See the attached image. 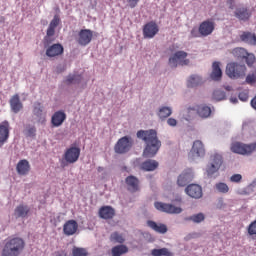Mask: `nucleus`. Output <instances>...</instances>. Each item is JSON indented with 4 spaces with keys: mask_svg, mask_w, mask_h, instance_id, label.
<instances>
[{
    "mask_svg": "<svg viewBox=\"0 0 256 256\" xmlns=\"http://www.w3.org/2000/svg\"><path fill=\"white\" fill-rule=\"evenodd\" d=\"M138 139H142L146 143V147L143 151V157L151 158L157 155L159 149H161V141L157 137V131L140 130L137 132Z\"/></svg>",
    "mask_w": 256,
    "mask_h": 256,
    "instance_id": "1",
    "label": "nucleus"
},
{
    "mask_svg": "<svg viewBox=\"0 0 256 256\" xmlns=\"http://www.w3.org/2000/svg\"><path fill=\"white\" fill-rule=\"evenodd\" d=\"M25 249V240L21 237H10L5 241L2 256H19Z\"/></svg>",
    "mask_w": 256,
    "mask_h": 256,
    "instance_id": "2",
    "label": "nucleus"
},
{
    "mask_svg": "<svg viewBox=\"0 0 256 256\" xmlns=\"http://www.w3.org/2000/svg\"><path fill=\"white\" fill-rule=\"evenodd\" d=\"M247 73V66L245 64H239L237 62H230L226 66V75L230 79H242Z\"/></svg>",
    "mask_w": 256,
    "mask_h": 256,
    "instance_id": "3",
    "label": "nucleus"
},
{
    "mask_svg": "<svg viewBox=\"0 0 256 256\" xmlns=\"http://www.w3.org/2000/svg\"><path fill=\"white\" fill-rule=\"evenodd\" d=\"M223 155L214 153L210 156V160L206 166V173L208 177H213L215 173H219V169L223 167Z\"/></svg>",
    "mask_w": 256,
    "mask_h": 256,
    "instance_id": "4",
    "label": "nucleus"
},
{
    "mask_svg": "<svg viewBox=\"0 0 256 256\" xmlns=\"http://www.w3.org/2000/svg\"><path fill=\"white\" fill-rule=\"evenodd\" d=\"M80 155L81 149L79 147L72 146L68 148L63 155V160L61 162L62 167H67V165H73V163H77V161H79Z\"/></svg>",
    "mask_w": 256,
    "mask_h": 256,
    "instance_id": "5",
    "label": "nucleus"
},
{
    "mask_svg": "<svg viewBox=\"0 0 256 256\" xmlns=\"http://www.w3.org/2000/svg\"><path fill=\"white\" fill-rule=\"evenodd\" d=\"M230 151H232V153H236L237 155H251V153L256 151V142L252 144L233 142L231 144Z\"/></svg>",
    "mask_w": 256,
    "mask_h": 256,
    "instance_id": "6",
    "label": "nucleus"
},
{
    "mask_svg": "<svg viewBox=\"0 0 256 256\" xmlns=\"http://www.w3.org/2000/svg\"><path fill=\"white\" fill-rule=\"evenodd\" d=\"M131 147H133V138L130 136H124L117 141L114 146V151L119 155H123L125 153H129V151H131Z\"/></svg>",
    "mask_w": 256,
    "mask_h": 256,
    "instance_id": "7",
    "label": "nucleus"
},
{
    "mask_svg": "<svg viewBox=\"0 0 256 256\" xmlns=\"http://www.w3.org/2000/svg\"><path fill=\"white\" fill-rule=\"evenodd\" d=\"M187 52L185 51H177L172 57L169 58L170 67H177V65H181L182 67L185 65H189L190 61L187 59Z\"/></svg>",
    "mask_w": 256,
    "mask_h": 256,
    "instance_id": "8",
    "label": "nucleus"
},
{
    "mask_svg": "<svg viewBox=\"0 0 256 256\" xmlns=\"http://www.w3.org/2000/svg\"><path fill=\"white\" fill-rule=\"evenodd\" d=\"M59 23H61V19L58 15H55L51 20L46 31V36L44 37L45 47H47V45H49V43L51 42V37L55 36V30L57 29V27H59Z\"/></svg>",
    "mask_w": 256,
    "mask_h": 256,
    "instance_id": "9",
    "label": "nucleus"
},
{
    "mask_svg": "<svg viewBox=\"0 0 256 256\" xmlns=\"http://www.w3.org/2000/svg\"><path fill=\"white\" fill-rule=\"evenodd\" d=\"M159 33V25L155 21H150L146 23L143 27V37L144 39H153L155 35Z\"/></svg>",
    "mask_w": 256,
    "mask_h": 256,
    "instance_id": "10",
    "label": "nucleus"
},
{
    "mask_svg": "<svg viewBox=\"0 0 256 256\" xmlns=\"http://www.w3.org/2000/svg\"><path fill=\"white\" fill-rule=\"evenodd\" d=\"M93 41V32L90 29H82L78 33L77 43L82 47H87Z\"/></svg>",
    "mask_w": 256,
    "mask_h": 256,
    "instance_id": "11",
    "label": "nucleus"
},
{
    "mask_svg": "<svg viewBox=\"0 0 256 256\" xmlns=\"http://www.w3.org/2000/svg\"><path fill=\"white\" fill-rule=\"evenodd\" d=\"M154 207L158 211H163L164 213H170V214H179L183 211L181 207H177L173 204H166L163 202H155Z\"/></svg>",
    "mask_w": 256,
    "mask_h": 256,
    "instance_id": "12",
    "label": "nucleus"
},
{
    "mask_svg": "<svg viewBox=\"0 0 256 256\" xmlns=\"http://www.w3.org/2000/svg\"><path fill=\"white\" fill-rule=\"evenodd\" d=\"M127 191L130 193H137V191H141V182L139 178L130 175L125 179Z\"/></svg>",
    "mask_w": 256,
    "mask_h": 256,
    "instance_id": "13",
    "label": "nucleus"
},
{
    "mask_svg": "<svg viewBox=\"0 0 256 256\" xmlns=\"http://www.w3.org/2000/svg\"><path fill=\"white\" fill-rule=\"evenodd\" d=\"M252 15L253 12H251V10L245 6H240L234 11V17H236V19L239 21H249Z\"/></svg>",
    "mask_w": 256,
    "mask_h": 256,
    "instance_id": "14",
    "label": "nucleus"
},
{
    "mask_svg": "<svg viewBox=\"0 0 256 256\" xmlns=\"http://www.w3.org/2000/svg\"><path fill=\"white\" fill-rule=\"evenodd\" d=\"M201 37H209L215 31V22L205 20L199 25Z\"/></svg>",
    "mask_w": 256,
    "mask_h": 256,
    "instance_id": "15",
    "label": "nucleus"
},
{
    "mask_svg": "<svg viewBox=\"0 0 256 256\" xmlns=\"http://www.w3.org/2000/svg\"><path fill=\"white\" fill-rule=\"evenodd\" d=\"M187 195L192 199H201L203 197V189L198 184H190L185 189Z\"/></svg>",
    "mask_w": 256,
    "mask_h": 256,
    "instance_id": "16",
    "label": "nucleus"
},
{
    "mask_svg": "<svg viewBox=\"0 0 256 256\" xmlns=\"http://www.w3.org/2000/svg\"><path fill=\"white\" fill-rule=\"evenodd\" d=\"M79 229V224L75 220H68L63 225V233L67 237L75 235Z\"/></svg>",
    "mask_w": 256,
    "mask_h": 256,
    "instance_id": "17",
    "label": "nucleus"
},
{
    "mask_svg": "<svg viewBox=\"0 0 256 256\" xmlns=\"http://www.w3.org/2000/svg\"><path fill=\"white\" fill-rule=\"evenodd\" d=\"M10 125L9 121L5 120L0 123V147L5 145V142L9 140Z\"/></svg>",
    "mask_w": 256,
    "mask_h": 256,
    "instance_id": "18",
    "label": "nucleus"
},
{
    "mask_svg": "<svg viewBox=\"0 0 256 256\" xmlns=\"http://www.w3.org/2000/svg\"><path fill=\"white\" fill-rule=\"evenodd\" d=\"M10 109L15 114L19 113L20 111H23V103L21 102V98L19 97V94H14L10 100Z\"/></svg>",
    "mask_w": 256,
    "mask_h": 256,
    "instance_id": "19",
    "label": "nucleus"
},
{
    "mask_svg": "<svg viewBox=\"0 0 256 256\" xmlns=\"http://www.w3.org/2000/svg\"><path fill=\"white\" fill-rule=\"evenodd\" d=\"M29 213H31V208L25 204L18 205L14 210L16 219H25L29 217Z\"/></svg>",
    "mask_w": 256,
    "mask_h": 256,
    "instance_id": "20",
    "label": "nucleus"
},
{
    "mask_svg": "<svg viewBox=\"0 0 256 256\" xmlns=\"http://www.w3.org/2000/svg\"><path fill=\"white\" fill-rule=\"evenodd\" d=\"M63 51V45L57 43L47 47L46 55L50 58L59 57V55H63Z\"/></svg>",
    "mask_w": 256,
    "mask_h": 256,
    "instance_id": "21",
    "label": "nucleus"
},
{
    "mask_svg": "<svg viewBox=\"0 0 256 256\" xmlns=\"http://www.w3.org/2000/svg\"><path fill=\"white\" fill-rule=\"evenodd\" d=\"M65 119H67V114L63 111H56L51 118V123L53 127H61L63 123H65Z\"/></svg>",
    "mask_w": 256,
    "mask_h": 256,
    "instance_id": "22",
    "label": "nucleus"
},
{
    "mask_svg": "<svg viewBox=\"0 0 256 256\" xmlns=\"http://www.w3.org/2000/svg\"><path fill=\"white\" fill-rule=\"evenodd\" d=\"M196 111L200 119H209L211 117V107L205 104L196 105Z\"/></svg>",
    "mask_w": 256,
    "mask_h": 256,
    "instance_id": "23",
    "label": "nucleus"
},
{
    "mask_svg": "<svg viewBox=\"0 0 256 256\" xmlns=\"http://www.w3.org/2000/svg\"><path fill=\"white\" fill-rule=\"evenodd\" d=\"M18 175H27L31 171V164L26 159L20 160L16 166Z\"/></svg>",
    "mask_w": 256,
    "mask_h": 256,
    "instance_id": "24",
    "label": "nucleus"
},
{
    "mask_svg": "<svg viewBox=\"0 0 256 256\" xmlns=\"http://www.w3.org/2000/svg\"><path fill=\"white\" fill-rule=\"evenodd\" d=\"M99 217L101 219H113L115 217V209L111 206H103L99 209Z\"/></svg>",
    "mask_w": 256,
    "mask_h": 256,
    "instance_id": "25",
    "label": "nucleus"
},
{
    "mask_svg": "<svg viewBox=\"0 0 256 256\" xmlns=\"http://www.w3.org/2000/svg\"><path fill=\"white\" fill-rule=\"evenodd\" d=\"M147 225L150 227V229L156 233H160L161 235H165V233L168 231L167 225L161 223L158 224L153 220H148Z\"/></svg>",
    "mask_w": 256,
    "mask_h": 256,
    "instance_id": "26",
    "label": "nucleus"
},
{
    "mask_svg": "<svg viewBox=\"0 0 256 256\" xmlns=\"http://www.w3.org/2000/svg\"><path fill=\"white\" fill-rule=\"evenodd\" d=\"M210 77L213 81H221V77H223V71L221 70V63L214 62L212 64V73Z\"/></svg>",
    "mask_w": 256,
    "mask_h": 256,
    "instance_id": "27",
    "label": "nucleus"
},
{
    "mask_svg": "<svg viewBox=\"0 0 256 256\" xmlns=\"http://www.w3.org/2000/svg\"><path fill=\"white\" fill-rule=\"evenodd\" d=\"M191 153L194 157H203L205 155V147L203 146V142L201 140H196L193 143Z\"/></svg>",
    "mask_w": 256,
    "mask_h": 256,
    "instance_id": "28",
    "label": "nucleus"
},
{
    "mask_svg": "<svg viewBox=\"0 0 256 256\" xmlns=\"http://www.w3.org/2000/svg\"><path fill=\"white\" fill-rule=\"evenodd\" d=\"M193 181V173L191 172H183L179 175L177 183L179 187H185L188 183Z\"/></svg>",
    "mask_w": 256,
    "mask_h": 256,
    "instance_id": "29",
    "label": "nucleus"
},
{
    "mask_svg": "<svg viewBox=\"0 0 256 256\" xmlns=\"http://www.w3.org/2000/svg\"><path fill=\"white\" fill-rule=\"evenodd\" d=\"M159 167V162L156 160H146L141 164L142 171H155Z\"/></svg>",
    "mask_w": 256,
    "mask_h": 256,
    "instance_id": "30",
    "label": "nucleus"
},
{
    "mask_svg": "<svg viewBox=\"0 0 256 256\" xmlns=\"http://www.w3.org/2000/svg\"><path fill=\"white\" fill-rule=\"evenodd\" d=\"M241 41L244 43H250L251 45H256V35L251 32H243L240 36Z\"/></svg>",
    "mask_w": 256,
    "mask_h": 256,
    "instance_id": "31",
    "label": "nucleus"
},
{
    "mask_svg": "<svg viewBox=\"0 0 256 256\" xmlns=\"http://www.w3.org/2000/svg\"><path fill=\"white\" fill-rule=\"evenodd\" d=\"M81 79H83V77H81V75L79 74H70L67 76L66 80H65V84L66 85H79V83H81Z\"/></svg>",
    "mask_w": 256,
    "mask_h": 256,
    "instance_id": "32",
    "label": "nucleus"
},
{
    "mask_svg": "<svg viewBox=\"0 0 256 256\" xmlns=\"http://www.w3.org/2000/svg\"><path fill=\"white\" fill-rule=\"evenodd\" d=\"M186 121H193L197 117V105L188 107L184 113Z\"/></svg>",
    "mask_w": 256,
    "mask_h": 256,
    "instance_id": "33",
    "label": "nucleus"
},
{
    "mask_svg": "<svg viewBox=\"0 0 256 256\" xmlns=\"http://www.w3.org/2000/svg\"><path fill=\"white\" fill-rule=\"evenodd\" d=\"M111 252L112 256H121L125 255V253H129V248L125 245H117L112 248Z\"/></svg>",
    "mask_w": 256,
    "mask_h": 256,
    "instance_id": "34",
    "label": "nucleus"
},
{
    "mask_svg": "<svg viewBox=\"0 0 256 256\" xmlns=\"http://www.w3.org/2000/svg\"><path fill=\"white\" fill-rule=\"evenodd\" d=\"M201 83H203V80L201 79L200 76L192 75L189 77L187 81V87H197L198 85H201Z\"/></svg>",
    "mask_w": 256,
    "mask_h": 256,
    "instance_id": "35",
    "label": "nucleus"
},
{
    "mask_svg": "<svg viewBox=\"0 0 256 256\" xmlns=\"http://www.w3.org/2000/svg\"><path fill=\"white\" fill-rule=\"evenodd\" d=\"M249 52H247V50L245 48H234L232 50V55H234V57H236V59H245V57H247V54Z\"/></svg>",
    "mask_w": 256,
    "mask_h": 256,
    "instance_id": "36",
    "label": "nucleus"
},
{
    "mask_svg": "<svg viewBox=\"0 0 256 256\" xmlns=\"http://www.w3.org/2000/svg\"><path fill=\"white\" fill-rule=\"evenodd\" d=\"M152 256H173V252L169 251L167 248L153 249L151 251Z\"/></svg>",
    "mask_w": 256,
    "mask_h": 256,
    "instance_id": "37",
    "label": "nucleus"
},
{
    "mask_svg": "<svg viewBox=\"0 0 256 256\" xmlns=\"http://www.w3.org/2000/svg\"><path fill=\"white\" fill-rule=\"evenodd\" d=\"M173 110L170 107L164 106L159 109L158 117L161 119H167V117H171Z\"/></svg>",
    "mask_w": 256,
    "mask_h": 256,
    "instance_id": "38",
    "label": "nucleus"
},
{
    "mask_svg": "<svg viewBox=\"0 0 256 256\" xmlns=\"http://www.w3.org/2000/svg\"><path fill=\"white\" fill-rule=\"evenodd\" d=\"M72 256H89V251L86 248L74 246L72 248Z\"/></svg>",
    "mask_w": 256,
    "mask_h": 256,
    "instance_id": "39",
    "label": "nucleus"
},
{
    "mask_svg": "<svg viewBox=\"0 0 256 256\" xmlns=\"http://www.w3.org/2000/svg\"><path fill=\"white\" fill-rule=\"evenodd\" d=\"M110 241H112V243H125V238H123V235L119 232H113L110 236Z\"/></svg>",
    "mask_w": 256,
    "mask_h": 256,
    "instance_id": "40",
    "label": "nucleus"
},
{
    "mask_svg": "<svg viewBox=\"0 0 256 256\" xmlns=\"http://www.w3.org/2000/svg\"><path fill=\"white\" fill-rule=\"evenodd\" d=\"M24 133L25 135H27V137H35L37 133V128H35V126L27 125Z\"/></svg>",
    "mask_w": 256,
    "mask_h": 256,
    "instance_id": "41",
    "label": "nucleus"
},
{
    "mask_svg": "<svg viewBox=\"0 0 256 256\" xmlns=\"http://www.w3.org/2000/svg\"><path fill=\"white\" fill-rule=\"evenodd\" d=\"M189 221H193L194 223H201L202 221H205V215L203 213H198L193 216H190Z\"/></svg>",
    "mask_w": 256,
    "mask_h": 256,
    "instance_id": "42",
    "label": "nucleus"
},
{
    "mask_svg": "<svg viewBox=\"0 0 256 256\" xmlns=\"http://www.w3.org/2000/svg\"><path fill=\"white\" fill-rule=\"evenodd\" d=\"M244 59L246 61V65H248V67H253V65L255 64V61H256L255 54H251L249 52L245 56Z\"/></svg>",
    "mask_w": 256,
    "mask_h": 256,
    "instance_id": "43",
    "label": "nucleus"
},
{
    "mask_svg": "<svg viewBox=\"0 0 256 256\" xmlns=\"http://www.w3.org/2000/svg\"><path fill=\"white\" fill-rule=\"evenodd\" d=\"M225 92L221 91V90H215L213 92V99L215 101H223L225 99Z\"/></svg>",
    "mask_w": 256,
    "mask_h": 256,
    "instance_id": "44",
    "label": "nucleus"
},
{
    "mask_svg": "<svg viewBox=\"0 0 256 256\" xmlns=\"http://www.w3.org/2000/svg\"><path fill=\"white\" fill-rule=\"evenodd\" d=\"M42 113H43V106H41V103L36 102L34 104L33 114L36 117H41Z\"/></svg>",
    "mask_w": 256,
    "mask_h": 256,
    "instance_id": "45",
    "label": "nucleus"
},
{
    "mask_svg": "<svg viewBox=\"0 0 256 256\" xmlns=\"http://www.w3.org/2000/svg\"><path fill=\"white\" fill-rule=\"evenodd\" d=\"M216 189L219 193H229V186L223 182L217 183Z\"/></svg>",
    "mask_w": 256,
    "mask_h": 256,
    "instance_id": "46",
    "label": "nucleus"
},
{
    "mask_svg": "<svg viewBox=\"0 0 256 256\" xmlns=\"http://www.w3.org/2000/svg\"><path fill=\"white\" fill-rule=\"evenodd\" d=\"M246 83L253 84L256 83V70L250 72L246 77Z\"/></svg>",
    "mask_w": 256,
    "mask_h": 256,
    "instance_id": "47",
    "label": "nucleus"
},
{
    "mask_svg": "<svg viewBox=\"0 0 256 256\" xmlns=\"http://www.w3.org/2000/svg\"><path fill=\"white\" fill-rule=\"evenodd\" d=\"M198 37H203L201 36L200 28H193L190 32V39H196Z\"/></svg>",
    "mask_w": 256,
    "mask_h": 256,
    "instance_id": "48",
    "label": "nucleus"
},
{
    "mask_svg": "<svg viewBox=\"0 0 256 256\" xmlns=\"http://www.w3.org/2000/svg\"><path fill=\"white\" fill-rule=\"evenodd\" d=\"M248 235H256V220L249 224Z\"/></svg>",
    "mask_w": 256,
    "mask_h": 256,
    "instance_id": "49",
    "label": "nucleus"
},
{
    "mask_svg": "<svg viewBox=\"0 0 256 256\" xmlns=\"http://www.w3.org/2000/svg\"><path fill=\"white\" fill-rule=\"evenodd\" d=\"M242 179H243V176H241V174H234L230 177V181L232 183H241Z\"/></svg>",
    "mask_w": 256,
    "mask_h": 256,
    "instance_id": "50",
    "label": "nucleus"
},
{
    "mask_svg": "<svg viewBox=\"0 0 256 256\" xmlns=\"http://www.w3.org/2000/svg\"><path fill=\"white\" fill-rule=\"evenodd\" d=\"M240 101H248L249 99V93L247 92H240L239 95H238Z\"/></svg>",
    "mask_w": 256,
    "mask_h": 256,
    "instance_id": "51",
    "label": "nucleus"
},
{
    "mask_svg": "<svg viewBox=\"0 0 256 256\" xmlns=\"http://www.w3.org/2000/svg\"><path fill=\"white\" fill-rule=\"evenodd\" d=\"M127 3L131 9H135L137 7V4L139 3V0H127Z\"/></svg>",
    "mask_w": 256,
    "mask_h": 256,
    "instance_id": "52",
    "label": "nucleus"
},
{
    "mask_svg": "<svg viewBox=\"0 0 256 256\" xmlns=\"http://www.w3.org/2000/svg\"><path fill=\"white\" fill-rule=\"evenodd\" d=\"M167 124L170 126V127H176L177 126V120L174 119V118H169L167 120Z\"/></svg>",
    "mask_w": 256,
    "mask_h": 256,
    "instance_id": "53",
    "label": "nucleus"
},
{
    "mask_svg": "<svg viewBox=\"0 0 256 256\" xmlns=\"http://www.w3.org/2000/svg\"><path fill=\"white\" fill-rule=\"evenodd\" d=\"M226 5H228L229 9H235V0H227Z\"/></svg>",
    "mask_w": 256,
    "mask_h": 256,
    "instance_id": "54",
    "label": "nucleus"
},
{
    "mask_svg": "<svg viewBox=\"0 0 256 256\" xmlns=\"http://www.w3.org/2000/svg\"><path fill=\"white\" fill-rule=\"evenodd\" d=\"M230 101H231V103H237L238 102L237 97L230 98Z\"/></svg>",
    "mask_w": 256,
    "mask_h": 256,
    "instance_id": "55",
    "label": "nucleus"
},
{
    "mask_svg": "<svg viewBox=\"0 0 256 256\" xmlns=\"http://www.w3.org/2000/svg\"><path fill=\"white\" fill-rule=\"evenodd\" d=\"M56 256H67V253L65 252H58Z\"/></svg>",
    "mask_w": 256,
    "mask_h": 256,
    "instance_id": "56",
    "label": "nucleus"
},
{
    "mask_svg": "<svg viewBox=\"0 0 256 256\" xmlns=\"http://www.w3.org/2000/svg\"><path fill=\"white\" fill-rule=\"evenodd\" d=\"M225 89L226 91H231V86H226Z\"/></svg>",
    "mask_w": 256,
    "mask_h": 256,
    "instance_id": "57",
    "label": "nucleus"
},
{
    "mask_svg": "<svg viewBox=\"0 0 256 256\" xmlns=\"http://www.w3.org/2000/svg\"><path fill=\"white\" fill-rule=\"evenodd\" d=\"M103 171V167H98V172L101 173Z\"/></svg>",
    "mask_w": 256,
    "mask_h": 256,
    "instance_id": "58",
    "label": "nucleus"
}]
</instances>
